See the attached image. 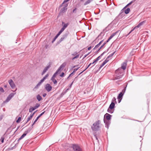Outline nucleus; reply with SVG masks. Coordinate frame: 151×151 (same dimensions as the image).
Returning <instances> with one entry per match:
<instances>
[{"mask_svg":"<svg viewBox=\"0 0 151 151\" xmlns=\"http://www.w3.org/2000/svg\"><path fill=\"white\" fill-rule=\"evenodd\" d=\"M124 74V71L121 68H118L115 71L113 80H118L122 78Z\"/></svg>","mask_w":151,"mask_h":151,"instance_id":"obj_1","label":"nucleus"},{"mask_svg":"<svg viewBox=\"0 0 151 151\" xmlns=\"http://www.w3.org/2000/svg\"><path fill=\"white\" fill-rule=\"evenodd\" d=\"M101 123V121L98 120L94 123L91 127V129L93 131H98L100 128L99 124Z\"/></svg>","mask_w":151,"mask_h":151,"instance_id":"obj_2","label":"nucleus"},{"mask_svg":"<svg viewBox=\"0 0 151 151\" xmlns=\"http://www.w3.org/2000/svg\"><path fill=\"white\" fill-rule=\"evenodd\" d=\"M66 65V63L65 62L63 63L61 65L60 67L58 68L56 72L54 74L52 78H55L56 76V75L60 71L62 70H63L64 68L65 67Z\"/></svg>","mask_w":151,"mask_h":151,"instance_id":"obj_3","label":"nucleus"},{"mask_svg":"<svg viewBox=\"0 0 151 151\" xmlns=\"http://www.w3.org/2000/svg\"><path fill=\"white\" fill-rule=\"evenodd\" d=\"M127 85V84L126 86L124 87V88L122 90V91L117 96V98L118 99V101L119 103L120 102L122 99V97L126 91Z\"/></svg>","mask_w":151,"mask_h":151,"instance_id":"obj_4","label":"nucleus"},{"mask_svg":"<svg viewBox=\"0 0 151 151\" xmlns=\"http://www.w3.org/2000/svg\"><path fill=\"white\" fill-rule=\"evenodd\" d=\"M115 106V104L113 102H111L107 109V112L110 114L113 113L114 111Z\"/></svg>","mask_w":151,"mask_h":151,"instance_id":"obj_5","label":"nucleus"},{"mask_svg":"<svg viewBox=\"0 0 151 151\" xmlns=\"http://www.w3.org/2000/svg\"><path fill=\"white\" fill-rule=\"evenodd\" d=\"M72 147L74 151H83L82 149L78 144H72Z\"/></svg>","mask_w":151,"mask_h":151,"instance_id":"obj_6","label":"nucleus"},{"mask_svg":"<svg viewBox=\"0 0 151 151\" xmlns=\"http://www.w3.org/2000/svg\"><path fill=\"white\" fill-rule=\"evenodd\" d=\"M69 34V32H67L65 34H63L61 37L60 38V39L58 41L57 43L59 44L61 42L63 41L64 40L66 39L67 38Z\"/></svg>","mask_w":151,"mask_h":151,"instance_id":"obj_7","label":"nucleus"},{"mask_svg":"<svg viewBox=\"0 0 151 151\" xmlns=\"http://www.w3.org/2000/svg\"><path fill=\"white\" fill-rule=\"evenodd\" d=\"M16 93H10L8 96L5 101L4 102V103H5L8 102L13 96L16 94Z\"/></svg>","mask_w":151,"mask_h":151,"instance_id":"obj_8","label":"nucleus"},{"mask_svg":"<svg viewBox=\"0 0 151 151\" xmlns=\"http://www.w3.org/2000/svg\"><path fill=\"white\" fill-rule=\"evenodd\" d=\"M40 106V104H36L35 106L33 107L31 106L29 109V112L30 113L32 112V111L39 107Z\"/></svg>","mask_w":151,"mask_h":151,"instance_id":"obj_9","label":"nucleus"},{"mask_svg":"<svg viewBox=\"0 0 151 151\" xmlns=\"http://www.w3.org/2000/svg\"><path fill=\"white\" fill-rule=\"evenodd\" d=\"M8 82L12 89H14L15 88V85L12 79H11L9 80Z\"/></svg>","mask_w":151,"mask_h":151,"instance_id":"obj_10","label":"nucleus"},{"mask_svg":"<svg viewBox=\"0 0 151 151\" xmlns=\"http://www.w3.org/2000/svg\"><path fill=\"white\" fill-rule=\"evenodd\" d=\"M45 88L48 92H49L52 89V87L48 83H47L45 85Z\"/></svg>","mask_w":151,"mask_h":151,"instance_id":"obj_11","label":"nucleus"},{"mask_svg":"<svg viewBox=\"0 0 151 151\" xmlns=\"http://www.w3.org/2000/svg\"><path fill=\"white\" fill-rule=\"evenodd\" d=\"M111 116L112 115L106 113L104 116V119H105V118L106 119L105 120L110 121Z\"/></svg>","mask_w":151,"mask_h":151,"instance_id":"obj_12","label":"nucleus"},{"mask_svg":"<svg viewBox=\"0 0 151 151\" xmlns=\"http://www.w3.org/2000/svg\"><path fill=\"white\" fill-rule=\"evenodd\" d=\"M106 52L105 51L103 53H102L97 58L94 60L93 62V63H94L97 62L100 59V58L104 55V54Z\"/></svg>","mask_w":151,"mask_h":151,"instance_id":"obj_13","label":"nucleus"},{"mask_svg":"<svg viewBox=\"0 0 151 151\" xmlns=\"http://www.w3.org/2000/svg\"><path fill=\"white\" fill-rule=\"evenodd\" d=\"M93 135L96 140H97L98 142H99L98 138H100L101 137L100 132H98L97 133L94 132L93 133Z\"/></svg>","mask_w":151,"mask_h":151,"instance_id":"obj_14","label":"nucleus"},{"mask_svg":"<svg viewBox=\"0 0 151 151\" xmlns=\"http://www.w3.org/2000/svg\"><path fill=\"white\" fill-rule=\"evenodd\" d=\"M127 61H126L123 62L121 68H121L124 71V70L126 69L127 65Z\"/></svg>","mask_w":151,"mask_h":151,"instance_id":"obj_15","label":"nucleus"},{"mask_svg":"<svg viewBox=\"0 0 151 151\" xmlns=\"http://www.w3.org/2000/svg\"><path fill=\"white\" fill-rule=\"evenodd\" d=\"M104 122L105 124V127L108 129L109 128V125L111 123L110 121L105 120V119H104Z\"/></svg>","mask_w":151,"mask_h":151,"instance_id":"obj_16","label":"nucleus"},{"mask_svg":"<svg viewBox=\"0 0 151 151\" xmlns=\"http://www.w3.org/2000/svg\"><path fill=\"white\" fill-rule=\"evenodd\" d=\"M67 6L68 5L67 4L65 6L62 8L60 10V12L61 13H64L65 12L67 9Z\"/></svg>","mask_w":151,"mask_h":151,"instance_id":"obj_17","label":"nucleus"},{"mask_svg":"<svg viewBox=\"0 0 151 151\" xmlns=\"http://www.w3.org/2000/svg\"><path fill=\"white\" fill-rule=\"evenodd\" d=\"M50 67V65H49L48 66L46 67L44 69L43 71L41 73L42 75H43L45 73L47 70Z\"/></svg>","mask_w":151,"mask_h":151,"instance_id":"obj_18","label":"nucleus"},{"mask_svg":"<svg viewBox=\"0 0 151 151\" xmlns=\"http://www.w3.org/2000/svg\"><path fill=\"white\" fill-rule=\"evenodd\" d=\"M63 27L62 28L64 30L65 29V28L68 27L69 25V23H67L65 24L64 22H62V25H63Z\"/></svg>","mask_w":151,"mask_h":151,"instance_id":"obj_19","label":"nucleus"},{"mask_svg":"<svg viewBox=\"0 0 151 151\" xmlns=\"http://www.w3.org/2000/svg\"><path fill=\"white\" fill-rule=\"evenodd\" d=\"M108 42L107 40L105 41L103 44L101 45V46L99 48L98 50L97 51V52H98L101 49H102L104 46Z\"/></svg>","mask_w":151,"mask_h":151,"instance_id":"obj_20","label":"nucleus"},{"mask_svg":"<svg viewBox=\"0 0 151 151\" xmlns=\"http://www.w3.org/2000/svg\"><path fill=\"white\" fill-rule=\"evenodd\" d=\"M104 41V40H102L98 44L95 46V47L93 48V50H95L99 47L100 45Z\"/></svg>","mask_w":151,"mask_h":151,"instance_id":"obj_21","label":"nucleus"},{"mask_svg":"<svg viewBox=\"0 0 151 151\" xmlns=\"http://www.w3.org/2000/svg\"><path fill=\"white\" fill-rule=\"evenodd\" d=\"M145 21L142 22H141L139 23V24L137 26H135L134 27L136 28V29L139 28V27H140L144 23H145Z\"/></svg>","mask_w":151,"mask_h":151,"instance_id":"obj_22","label":"nucleus"},{"mask_svg":"<svg viewBox=\"0 0 151 151\" xmlns=\"http://www.w3.org/2000/svg\"><path fill=\"white\" fill-rule=\"evenodd\" d=\"M32 129V128L31 127L29 128L28 129H26L25 131L24 132V133L27 135L28 133H29L31 130Z\"/></svg>","mask_w":151,"mask_h":151,"instance_id":"obj_23","label":"nucleus"},{"mask_svg":"<svg viewBox=\"0 0 151 151\" xmlns=\"http://www.w3.org/2000/svg\"><path fill=\"white\" fill-rule=\"evenodd\" d=\"M107 27H106L105 29L103 30V32H101L100 34L99 35V36H98L97 38L99 37L100 36H103L104 35V32L106 31V29Z\"/></svg>","mask_w":151,"mask_h":151,"instance_id":"obj_24","label":"nucleus"},{"mask_svg":"<svg viewBox=\"0 0 151 151\" xmlns=\"http://www.w3.org/2000/svg\"><path fill=\"white\" fill-rule=\"evenodd\" d=\"M45 111H44L43 112L41 113V114H40L36 118V119H35V120L34 121L36 122H37V121L38 119L42 116V115L44 113H45Z\"/></svg>","mask_w":151,"mask_h":151,"instance_id":"obj_25","label":"nucleus"},{"mask_svg":"<svg viewBox=\"0 0 151 151\" xmlns=\"http://www.w3.org/2000/svg\"><path fill=\"white\" fill-rule=\"evenodd\" d=\"M109 60L106 59L103 62L101 65V67H102Z\"/></svg>","mask_w":151,"mask_h":151,"instance_id":"obj_26","label":"nucleus"},{"mask_svg":"<svg viewBox=\"0 0 151 151\" xmlns=\"http://www.w3.org/2000/svg\"><path fill=\"white\" fill-rule=\"evenodd\" d=\"M43 82L41 80L37 84L36 86H35V88H38L39 87L40 85Z\"/></svg>","mask_w":151,"mask_h":151,"instance_id":"obj_27","label":"nucleus"},{"mask_svg":"<svg viewBox=\"0 0 151 151\" xmlns=\"http://www.w3.org/2000/svg\"><path fill=\"white\" fill-rule=\"evenodd\" d=\"M93 0H87L84 4V5H86L92 1Z\"/></svg>","mask_w":151,"mask_h":151,"instance_id":"obj_28","label":"nucleus"},{"mask_svg":"<svg viewBox=\"0 0 151 151\" xmlns=\"http://www.w3.org/2000/svg\"><path fill=\"white\" fill-rule=\"evenodd\" d=\"M36 98L38 101H40L42 99V97L39 94H38V95H37L36 96Z\"/></svg>","mask_w":151,"mask_h":151,"instance_id":"obj_29","label":"nucleus"},{"mask_svg":"<svg viewBox=\"0 0 151 151\" xmlns=\"http://www.w3.org/2000/svg\"><path fill=\"white\" fill-rule=\"evenodd\" d=\"M130 9L129 8H127L124 10V13L125 14H128L130 12Z\"/></svg>","mask_w":151,"mask_h":151,"instance_id":"obj_30","label":"nucleus"},{"mask_svg":"<svg viewBox=\"0 0 151 151\" xmlns=\"http://www.w3.org/2000/svg\"><path fill=\"white\" fill-rule=\"evenodd\" d=\"M124 16V13H120L119 14L118 17H119V18H122Z\"/></svg>","mask_w":151,"mask_h":151,"instance_id":"obj_31","label":"nucleus"},{"mask_svg":"<svg viewBox=\"0 0 151 151\" xmlns=\"http://www.w3.org/2000/svg\"><path fill=\"white\" fill-rule=\"evenodd\" d=\"M48 74H46L45 75V76L41 79V80L44 82L45 80L48 77Z\"/></svg>","mask_w":151,"mask_h":151,"instance_id":"obj_32","label":"nucleus"},{"mask_svg":"<svg viewBox=\"0 0 151 151\" xmlns=\"http://www.w3.org/2000/svg\"><path fill=\"white\" fill-rule=\"evenodd\" d=\"M59 36V35L58 34L56 35L55 36V37L54 38L53 40L52 41V42L53 43L55 41L56 39L58 38V37Z\"/></svg>","mask_w":151,"mask_h":151,"instance_id":"obj_33","label":"nucleus"},{"mask_svg":"<svg viewBox=\"0 0 151 151\" xmlns=\"http://www.w3.org/2000/svg\"><path fill=\"white\" fill-rule=\"evenodd\" d=\"M26 135L24 133V134L21 136L19 139L18 141H19L22 139Z\"/></svg>","mask_w":151,"mask_h":151,"instance_id":"obj_34","label":"nucleus"},{"mask_svg":"<svg viewBox=\"0 0 151 151\" xmlns=\"http://www.w3.org/2000/svg\"><path fill=\"white\" fill-rule=\"evenodd\" d=\"M51 80L53 82L54 84H56L57 83V81L54 78H51Z\"/></svg>","mask_w":151,"mask_h":151,"instance_id":"obj_35","label":"nucleus"},{"mask_svg":"<svg viewBox=\"0 0 151 151\" xmlns=\"http://www.w3.org/2000/svg\"><path fill=\"white\" fill-rule=\"evenodd\" d=\"M111 102H113L115 104L117 103V102L116 101V99L115 97H114L112 99Z\"/></svg>","mask_w":151,"mask_h":151,"instance_id":"obj_36","label":"nucleus"},{"mask_svg":"<svg viewBox=\"0 0 151 151\" xmlns=\"http://www.w3.org/2000/svg\"><path fill=\"white\" fill-rule=\"evenodd\" d=\"M116 52V51H114V52H113V53H112V54H111L109 56H108L106 58L107 60H108V58H110V57H112L113 55H114V54L115 53V52Z\"/></svg>","mask_w":151,"mask_h":151,"instance_id":"obj_37","label":"nucleus"},{"mask_svg":"<svg viewBox=\"0 0 151 151\" xmlns=\"http://www.w3.org/2000/svg\"><path fill=\"white\" fill-rule=\"evenodd\" d=\"M119 32V31H117L116 32H115L114 33L112 34V35H111V37H112V38L114 36H115Z\"/></svg>","mask_w":151,"mask_h":151,"instance_id":"obj_38","label":"nucleus"},{"mask_svg":"<svg viewBox=\"0 0 151 151\" xmlns=\"http://www.w3.org/2000/svg\"><path fill=\"white\" fill-rule=\"evenodd\" d=\"M69 89V88H66L64 89V90L63 91V92L65 94L68 91Z\"/></svg>","mask_w":151,"mask_h":151,"instance_id":"obj_39","label":"nucleus"},{"mask_svg":"<svg viewBox=\"0 0 151 151\" xmlns=\"http://www.w3.org/2000/svg\"><path fill=\"white\" fill-rule=\"evenodd\" d=\"M32 117H32V116L30 115V116L28 118L26 123H27L32 118Z\"/></svg>","mask_w":151,"mask_h":151,"instance_id":"obj_40","label":"nucleus"},{"mask_svg":"<svg viewBox=\"0 0 151 151\" xmlns=\"http://www.w3.org/2000/svg\"><path fill=\"white\" fill-rule=\"evenodd\" d=\"M64 31V30L62 29V28L59 31V32H58V34L59 35H60V34Z\"/></svg>","mask_w":151,"mask_h":151,"instance_id":"obj_41","label":"nucleus"},{"mask_svg":"<svg viewBox=\"0 0 151 151\" xmlns=\"http://www.w3.org/2000/svg\"><path fill=\"white\" fill-rule=\"evenodd\" d=\"M21 120V117H19L17 120L16 121V122L17 123H19Z\"/></svg>","mask_w":151,"mask_h":151,"instance_id":"obj_42","label":"nucleus"},{"mask_svg":"<svg viewBox=\"0 0 151 151\" xmlns=\"http://www.w3.org/2000/svg\"><path fill=\"white\" fill-rule=\"evenodd\" d=\"M94 64V63H93V62L92 63H90L87 66V67H86V69H85V70H86L89 67V66L92 64Z\"/></svg>","mask_w":151,"mask_h":151,"instance_id":"obj_43","label":"nucleus"},{"mask_svg":"<svg viewBox=\"0 0 151 151\" xmlns=\"http://www.w3.org/2000/svg\"><path fill=\"white\" fill-rule=\"evenodd\" d=\"M80 68V67H78L77 68H74L73 70V73H75L77 70Z\"/></svg>","mask_w":151,"mask_h":151,"instance_id":"obj_44","label":"nucleus"},{"mask_svg":"<svg viewBox=\"0 0 151 151\" xmlns=\"http://www.w3.org/2000/svg\"><path fill=\"white\" fill-rule=\"evenodd\" d=\"M136 28L134 27L130 31L129 33L127 35H129V34H130L133 31L134 29H136Z\"/></svg>","mask_w":151,"mask_h":151,"instance_id":"obj_45","label":"nucleus"},{"mask_svg":"<svg viewBox=\"0 0 151 151\" xmlns=\"http://www.w3.org/2000/svg\"><path fill=\"white\" fill-rule=\"evenodd\" d=\"M0 91L2 93H4V92L3 88L1 87H0Z\"/></svg>","mask_w":151,"mask_h":151,"instance_id":"obj_46","label":"nucleus"},{"mask_svg":"<svg viewBox=\"0 0 151 151\" xmlns=\"http://www.w3.org/2000/svg\"><path fill=\"white\" fill-rule=\"evenodd\" d=\"M77 9V8H75L72 11V13H76V10Z\"/></svg>","mask_w":151,"mask_h":151,"instance_id":"obj_47","label":"nucleus"},{"mask_svg":"<svg viewBox=\"0 0 151 151\" xmlns=\"http://www.w3.org/2000/svg\"><path fill=\"white\" fill-rule=\"evenodd\" d=\"M78 53L77 52H74L73 54H72V55L74 56V55H76L78 54Z\"/></svg>","mask_w":151,"mask_h":151,"instance_id":"obj_48","label":"nucleus"},{"mask_svg":"<svg viewBox=\"0 0 151 151\" xmlns=\"http://www.w3.org/2000/svg\"><path fill=\"white\" fill-rule=\"evenodd\" d=\"M65 73L63 72H62L61 74L60 75V76L63 77L64 76Z\"/></svg>","mask_w":151,"mask_h":151,"instance_id":"obj_49","label":"nucleus"},{"mask_svg":"<svg viewBox=\"0 0 151 151\" xmlns=\"http://www.w3.org/2000/svg\"><path fill=\"white\" fill-rule=\"evenodd\" d=\"M65 94L64 93L62 92V93H61V94L60 95V97H62Z\"/></svg>","mask_w":151,"mask_h":151,"instance_id":"obj_50","label":"nucleus"},{"mask_svg":"<svg viewBox=\"0 0 151 151\" xmlns=\"http://www.w3.org/2000/svg\"><path fill=\"white\" fill-rule=\"evenodd\" d=\"M4 138L3 137H1V142L2 143H3L4 142Z\"/></svg>","mask_w":151,"mask_h":151,"instance_id":"obj_51","label":"nucleus"},{"mask_svg":"<svg viewBox=\"0 0 151 151\" xmlns=\"http://www.w3.org/2000/svg\"><path fill=\"white\" fill-rule=\"evenodd\" d=\"M133 2V1H131L130 3H129V4H128L127 5H126L127 7L129 5H131Z\"/></svg>","mask_w":151,"mask_h":151,"instance_id":"obj_52","label":"nucleus"},{"mask_svg":"<svg viewBox=\"0 0 151 151\" xmlns=\"http://www.w3.org/2000/svg\"><path fill=\"white\" fill-rule=\"evenodd\" d=\"M36 122H35V121H34V122H33V123L31 125V127H30L31 128H32V129L33 128V125H34V124H35V123Z\"/></svg>","mask_w":151,"mask_h":151,"instance_id":"obj_53","label":"nucleus"},{"mask_svg":"<svg viewBox=\"0 0 151 151\" xmlns=\"http://www.w3.org/2000/svg\"><path fill=\"white\" fill-rule=\"evenodd\" d=\"M79 54H78L77 55H76L75 57H74L75 59L78 58L79 57Z\"/></svg>","mask_w":151,"mask_h":151,"instance_id":"obj_54","label":"nucleus"},{"mask_svg":"<svg viewBox=\"0 0 151 151\" xmlns=\"http://www.w3.org/2000/svg\"><path fill=\"white\" fill-rule=\"evenodd\" d=\"M37 111V110L36 111L34 112L33 113H32V114H31L30 115L32 116V117H33V116L35 114V113Z\"/></svg>","mask_w":151,"mask_h":151,"instance_id":"obj_55","label":"nucleus"},{"mask_svg":"<svg viewBox=\"0 0 151 151\" xmlns=\"http://www.w3.org/2000/svg\"><path fill=\"white\" fill-rule=\"evenodd\" d=\"M90 52H90L89 53H88V54L85 55V56H84V57H83V59H84L85 58L87 55H88L90 53Z\"/></svg>","mask_w":151,"mask_h":151,"instance_id":"obj_56","label":"nucleus"},{"mask_svg":"<svg viewBox=\"0 0 151 151\" xmlns=\"http://www.w3.org/2000/svg\"><path fill=\"white\" fill-rule=\"evenodd\" d=\"M70 0H64L62 4H63L65 3H66L69 1Z\"/></svg>","mask_w":151,"mask_h":151,"instance_id":"obj_57","label":"nucleus"},{"mask_svg":"<svg viewBox=\"0 0 151 151\" xmlns=\"http://www.w3.org/2000/svg\"><path fill=\"white\" fill-rule=\"evenodd\" d=\"M112 38V37L110 36V37L108 38V40H107L108 42L110 41V40Z\"/></svg>","mask_w":151,"mask_h":151,"instance_id":"obj_58","label":"nucleus"},{"mask_svg":"<svg viewBox=\"0 0 151 151\" xmlns=\"http://www.w3.org/2000/svg\"><path fill=\"white\" fill-rule=\"evenodd\" d=\"M124 12V10L123 9H122L120 13H123Z\"/></svg>","mask_w":151,"mask_h":151,"instance_id":"obj_59","label":"nucleus"},{"mask_svg":"<svg viewBox=\"0 0 151 151\" xmlns=\"http://www.w3.org/2000/svg\"><path fill=\"white\" fill-rule=\"evenodd\" d=\"M3 117V116L2 115H1V116H0V121L2 119Z\"/></svg>","mask_w":151,"mask_h":151,"instance_id":"obj_60","label":"nucleus"},{"mask_svg":"<svg viewBox=\"0 0 151 151\" xmlns=\"http://www.w3.org/2000/svg\"><path fill=\"white\" fill-rule=\"evenodd\" d=\"M73 72H72V73H70V74L69 75V77H71V76H73Z\"/></svg>","mask_w":151,"mask_h":151,"instance_id":"obj_61","label":"nucleus"},{"mask_svg":"<svg viewBox=\"0 0 151 151\" xmlns=\"http://www.w3.org/2000/svg\"><path fill=\"white\" fill-rule=\"evenodd\" d=\"M73 82H74V81H73L72 83H71V84H70V88H71V86L73 84Z\"/></svg>","mask_w":151,"mask_h":151,"instance_id":"obj_62","label":"nucleus"},{"mask_svg":"<svg viewBox=\"0 0 151 151\" xmlns=\"http://www.w3.org/2000/svg\"><path fill=\"white\" fill-rule=\"evenodd\" d=\"M46 94H47L46 93H44L43 94V97H45L46 96Z\"/></svg>","mask_w":151,"mask_h":151,"instance_id":"obj_63","label":"nucleus"},{"mask_svg":"<svg viewBox=\"0 0 151 151\" xmlns=\"http://www.w3.org/2000/svg\"><path fill=\"white\" fill-rule=\"evenodd\" d=\"M91 46H90L88 48V50H90L91 48Z\"/></svg>","mask_w":151,"mask_h":151,"instance_id":"obj_64","label":"nucleus"}]
</instances>
